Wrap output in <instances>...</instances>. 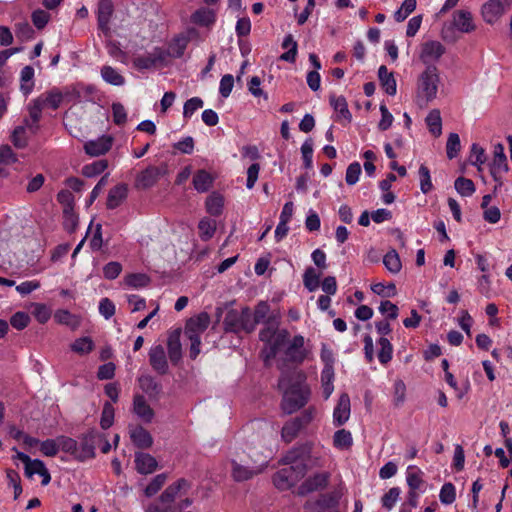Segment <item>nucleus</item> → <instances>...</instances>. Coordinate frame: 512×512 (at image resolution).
<instances>
[{
  "label": "nucleus",
  "mask_w": 512,
  "mask_h": 512,
  "mask_svg": "<svg viewBox=\"0 0 512 512\" xmlns=\"http://www.w3.org/2000/svg\"><path fill=\"white\" fill-rule=\"evenodd\" d=\"M283 364H279L281 376L278 381V387L283 391L281 408L284 413L292 414L305 406L310 398V389L304 383L305 374L298 370L286 369Z\"/></svg>",
  "instance_id": "f257e3e1"
},
{
  "label": "nucleus",
  "mask_w": 512,
  "mask_h": 512,
  "mask_svg": "<svg viewBox=\"0 0 512 512\" xmlns=\"http://www.w3.org/2000/svg\"><path fill=\"white\" fill-rule=\"evenodd\" d=\"M309 454L310 448L306 445L288 451L280 461L288 466L274 474V485L280 490H287L302 479L307 472L306 459Z\"/></svg>",
  "instance_id": "f03ea898"
},
{
  "label": "nucleus",
  "mask_w": 512,
  "mask_h": 512,
  "mask_svg": "<svg viewBox=\"0 0 512 512\" xmlns=\"http://www.w3.org/2000/svg\"><path fill=\"white\" fill-rule=\"evenodd\" d=\"M438 82L439 76L436 66L428 65L418 79L417 98L420 105H426L436 97Z\"/></svg>",
  "instance_id": "7ed1b4c3"
},
{
  "label": "nucleus",
  "mask_w": 512,
  "mask_h": 512,
  "mask_svg": "<svg viewBox=\"0 0 512 512\" xmlns=\"http://www.w3.org/2000/svg\"><path fill=\"white\" fill-rule=\"evenodd\" d=\"M231 475L232 478L237 482L247 481L254 476L260 474L264 470L263 465H250L244 459H233L231 460Z\"/></svg>",
  "instance_id": "20e7f679"
},
{
  "label": "nucleus",
  "mask_w": 512,
  "mask_h": 512,
  "mask_svg": "<svg viewBox=\"0 0 512 512\" xmlns=\"http://www.w3.org/2000/svg\"><path fill=\"white\" fill-rule=\"evenodd\" d=\"M167 173V166L165 164L157 166H148L145 170L138 174L136 178V187L147 189L157 183L161 176Z\"/></svg>",
  "instance_id": "39448f33"
},
{
  "label": "nucleus",
  "mask_w": 512,
  "mask_h": 512,
  "mask_svg": "<svg viewBox=\"0 0 512 512\" xmlns=\"http://www.w3.org/2000/svg\"><path fill=\"white\" fill-rule=\"evenodd\" d=\"M101 439V435L92 429L81 437L80 445L78 446L77 460L84 461L95 456V443Z\"/></svg>",
  "instance_id": "423d86ee"
},
{
  "label": "nucleus",
  "mask_w": 512,
  "mask_h": 512,
  "mask_svg": "<svg viewBox=\"0 0 512 512\" xmlns=\"http://www.w3.org/2000/svg\"><path fill=\"white\" fill-rule=\"evenodd\" d=\"M307 356V352L304 349V337L296 335L293 337L291 343L285 350L284 362H291L295 364L302 363Z\"/></svg>",
  "instance_id": "0eeeda50"
},
{
  "label": "nucleus",
  "mask_w": 512,
  "mask_h": 512,
  "mask_svg": "<svg viewBox=\"0 0 512 512\" xmlns=\"http://www.w3.org/2000/svg\"><path fill=\"white\" fill-rule=\"evenodd\" d=\"M149 363L158 374L165 375L168 373V361L162 345L158 344L150 348Z\"/></svg>",
  "instance_id": "6e6552de"
},
{
  "label": "nucleus",
  "mask_w": 512,
  "mask_h": 512,
  "mask_svg": "<svg viewBox=\"0 0 512 512\" xmlns=\"http://www.w3.org/2000/svg\"><path fill=\"white\" fill-rule=\"evenodd\" d=\"M330 474L327 472L316 473L307 478L298 488V494L301 496L311 492L323 489L327 486Z\"/></svg>",
  "instance_id": "1a4fd4ad"
},
{
  "label": "nucleus",
  "mask_w": 512,
  "mask_h": 512,
  "mask_svg": "<svg viewBox=\"0 0 512 512\" xmlns=\"http://www.w3.org/2000/svg\"><path fill=\"white\" fill-rule=\"evenodd\" d=\"M445 53V47L438 41H427L422 45L420 59L423 63L431 65Z\"/></svg>",
  "instance_id": "9d476101"
},
{
  "label": "nucleus",
  "mask_w": 512,
  "mask_h": 512,
  "mask_svg": "<svg viewBox=\"0 0 512 512\" xmlns=\"http://www.w3.org/2000/svg\"><path fill=\"white\" fill-rule=\"evenodd\" d=\"M112 146V138L110 136H102L96 140H91L85 143L84 150L90 156H100L110 150Z\"/></svg>",
  "instance_id": "9b49d317"
},
{
  "label": "nucleus",
  "mask_w": 512,
  "mask_h": 512,
  "mask_svg": "<svg viewBox=\"0 0 512 512\" xmlns=\"http://www.w3.org/2000/svg\"><path fill=\"white\" fill-rule=\"evenodd\" d=\"M190 488V483L181 478L177 482L169 485L164 492L159 497V502L170 507L171 503L174 502L177 495L181 490H188Z\"/></svg>",
  "instance_id": "f8f14e48"
},
{
  "label": "nucleus",
  "mask_w": 512,
  "mask_h": 512,
  "mask_svg": "<svg viewBox=\"0 0 512 512\" xmlns=\"http://www.w3.org/2000/svg\"><path fill=\"white\" fill-rule=\"evenodd\" d=\"M350 417V398L348 394L340 395L333 412V421L336 426L343 425Z\"/></svg>",
  "instance_id": "ddd939ff"
},
{
  "label": "nucleus",
  "mask_w": 512,
  "mask_h": 512,
  "mask_svg": "<svg viewBox=\"0 0 512 512\" xmlns=\"http://www.w3.org/2000/svg\"><path fill=\"white\" fill-rule=\"evenodd\" d=\"M114 12V5L111 0H99L97 10L98 27L103 32L109 30V22Z\"/></svg>",
  "instance_id": "4468645a"
},
{
  "label": "nucleus",
  "mask_w": 512,
  "mask_h": 512,
  "mask_svg": "<svg viewBox=\"0 0 512 512\" xmlns=\"http://www.w3.org/2000/svg\"><path fill=\"white\" fill-rule=\"evenodd\" d=\"M209 323V314L202 312L187 321L185 326V334H196L197 336H200L208 328Z\"/></svg>",
  "instance_id": "2eb2a0df"
},
{
  "label": "nucleus",
  "mask_w": 512,
  "mask_h": 512,
  "mask_svg": "<svg viewBox=\"0 0 512 512\" xmlns=\"http://www.w3.org/2000/svg\"><path fill=\"white\" fill-rule=\"evenodd\" d=\"M37 103L42 106L43 109L50 108L56 110L60 107L63 101V94L57 89L53 88L46 91L35 98Z\"/></svg>",
  "instance_id": "dca6fc26"
},
{
  "label": "nucleus",
  "mask_w": 512,
  "mask_h": 512,
  "mask_svg": "<svg viewBox=\"0 0 512 512\" xmlns=\"http://www.w3.org/2000/svg\"><path fill=\"white\" fill-rule=\"evenodd\" d=\"M289 337V332L285 329L283 330H277L276 333L273 336L272 341L268 345V347H265L263 352L265 355V361L272 359L276 356L278 351L285 345Z\"/></svg>",
  "instance_id": "f3484780"
},
{
  "label": "nucleus",
  "mask_w": 512,
  "mask_h": 512,
  "mask_svg": "<svg viewBox=\"0 0 512 512\" xmlns=\"http://www.w3.org/2000/svg\"><path fill=\"white\" fill-rule=\"evenodd\" d=\"M128 186L124 183L117 184L109 190L106 206L108 209H115L127 198Z\"/></svg>",
  "instance_id": "a211bd4d"
},
{
  "label": "nucleus",
  "mask_w": 512,
  "mask_h": 512,
  "mask_svg": "<svg viewBox=\"0 0 512 512\" xmlns=\"http://www.w3.org/2000/svg\"><path fill=\"white\" fill-rule=\"evenodd\" d=\"M504 4L500 0H490L482 7V16L487 23H494L504 12Z\"/></svg>",
  "instance_id": "6ab92c4d"
},
{
  "label": "nucleus",
  "mask_w": 512,
  "mask_h": 512,
  "mask_svg": "<svg viewBox=\"0 0 512 512\" xmlns=\"http://www.w3.org/2000/svg\"><path fill=\"white\" fill-rule=\"evenodd\" d=\"M136 470L140 474H150L157 468L156 459L148 453L138 452L135 454Z\"/></svg>",
  "instance_id": "aec40b11"
},
{
  "label": "nucleus",
  "mask_w": 512,
  "mask_h": 512,
  "mask_svg": "<svg viewBox=\"0 0 512 512\" xmlns=\"http://www.w3.org/2000/svg\"><path fill=\"white\" fill-rule=\"evenodd\" d=\"M169 359L173 364H177L182 358V347L180 341V331L175 330L170 333L167 341Z\"/></svg>",
  "instance_id": "412c9836"
},
{
  "label": "nucleus",
  "mask_w": 512,
  "mask_h": 512,
  "mask_svg": "<svg viewBox=\"0 0 512 512\" xmlns=\"http://www.w3.org/2000/svg\"><path fill=\"white\" fill-rule=\"evenodd\" d=\"M453 24L459 31L463 33H470L475 30L472 15L468 11H456L453 16Z\"/></svg>",
  "instance_id": "4be33fe9"
},
{
  "label": "nucleus",
  "mask_w": 512,
  "mask_h": 512,
  "mask_svg": "<svg viewBox=\"0 0 512 512\" xmlns=\"http://www.w3.org/2000/svg\"><path fill=\"white\" fill-rule=\"evenodd\" d=\"M133 411L138 417L147 423L151 422L154 417L153 409L149 406L144 396L142 395L134 396Z\"/></svg>",
  "instance_id": "5701e85b"
},
{
  "label": "nucleus",
  "mask_w": 512,
  "mask_h": 512,
  "mask_svg": "<svg viewBox=\"0 0 512 512\" xmlns=\"http://www.w3.org/2000/svg\"><path fill=\"white\" fill-rule=\"evenodd\" d=\"M130 438L135 446L138 448H150L153 444L151 434L142 426H137L130 430Z\"/></svg>",
  "instance_id": "b1692460"
},
{
  "label": "nucleus",
  "mask_w": 512,
  "mask_h": 512,
  "mask_svg": "<svg viewBox=\"0 0 512 512\" xmlns=\"http://www.w3.org/2000/svg\"><path fill=\"white\" fill-rule=\"evenodd\" d=\"M378 78L382 88L388 95H395L397 91L396 80L393 73L389 72L385 65H381L378 69Z\"/></svg>",
  "instance_id": "393cba45"
},
{
  "label": "nucleus",
  "mask_w": 512,
  "mask_h": 512,
  "mask_svg": "<svg viewBox=\"0 0 512 512\" xmlns=\"http://www.w3.org/2000/svg\"><path fill=\"white\" fill-rule=\"evenodd\" d=\"M330 104L337 113L336 120L344 119L348 123L351 122L352 115L348 109V104L343 96H330Z\"/></svg>",
  "instance_id": "a878e982"
},
{
  "label": "nucleus",
  "mask_w": 512,
  "mask_h": 512,
  "mask_svg": "<svg viewBox=\"0 0 512 512\" xmlns=\"http://www.w3.org/2000/svg\"><path fill=\"white\" fill-rule=\"evenodd\" d=\"M215 20L216 14L214 10L207 7L199 8L191 15V21L199 26L208 27L212 25Z\"/></svg>",
  "instance_id": "bb28decb"
},
{
  "label": "nucleus",
  "mask_w": 512,
  "mask_h": 512,
  "mask_svg": "<svg viewBox=\"0 0 512 512\" xmlns=\"http://www.w3.org/2000/svg\"><path fill=\"white\" fill-rule=\"evenodd\" d=\"M214 182L213 176L204 169L198 170L193 176V186L200 193L207 192Z\"/></svg>",
  "instance_id": "cd10ccee"
},
{
  "label": "nucleus",
  "mask_w": 512,
  "mask_h": 512,
  "mask_svg": "<svg viewBox=\"0 0 512 512\" xmlns=\"http://www.w3.org/2000/svg\"><path fill=\"white\" fill-rule=\"evenodd\" d=\"M139 386L150 398L157 397L162 390L160 383L150 375H142L138 379Z\"/></svg>",
  "instance_id": "c85d7f7f"
},
{
  "label": "nucleus",
  "mask_w": 512,
  "mask_h": 512,
  "mask_svg": "<svg viewBox=\"0 0 512 512\" xmlns=\"http://www.w3.org/2000/svg\"><path fill=\"white\" fill-rule=\"evenodd\" d=\"M206 211L212 216L221 215L224 207V197L217 193L212 192L205 202Z\"/></svg>",
  "instance_id": "c756f323"
},
{
  "label": "nucleus",
  "mask_w": 512,
  "mask_h": 512,
  "mask_svg": "<svg viewBox=\"0 0 512 512\" xmlns=\"http://www.w3.org/2000/svg\"><path fill=\"white\" fill-rule=\"evenodd\" d=\"M340 498V492L333 491L331 493L322 494L313 504L323 510L334 509L338 506Z\"/></svg>",
  "instance_id": "7c9ffc66"
},
{
  "label": "nucleus",
  "mask_w": 512,
  "mask_h": 512,
  "mask_svg": "<svg viewBox=\"0 0 512 512\" xmlns=\"http://www.w3.org/2000/svg\"><path fill=\"white\" fill-rule=\"evenodd\" d=\"M241 312L237 310H229L223 321L224 328L227 332H241Z\"/></svg>",
  "instance_id": "2f4dec72"
},
{
  "label": "nucleus",
  "mask_w": 512,
  "mask_h": 512,
  "mask_svg": "<svg viewBox=\"0 0 512 512\" xmlns=\"http://www.w3.org/2000/svg\"><path fill=\"white\" fill-rule=\"evenodd\" d=\"M334 367H324L321 372V382L323 389V396L328 399L334 390Z\"/></svg>",
  "instance_id": "473e14b6"
},
{
  "label": "nucleus",
  "mask_w": 512,
  "mask_h": 512,
  "mask_svg": "<svg viewBox=\"0 0 512 512\" xmlns=\"http://www.w3.org/2000/svg\"><path fill=\"white\" fill-rule=\"evenodd\" d=\"M33 78H34L33 67L29 66V65L25 66L21 70V75H20V81H21L20 90L23 92L24 95H28L32 92L33 87H34Z\"/></svg>",
  "instance_id": "72a5a7b5"
},
{
  "label": "nucleus",
  "mask_w": 512,
  "mask_h": 512,
  "mask_svg": "<svg viewBox=\"0 0 512 512\" xmlns=\"http://www.w3.org/2000/svg\"><path fill=\"white\" fill-rule=\"evenodd\" d=\"M421 475L422 472L419 468H417L414 465L408 466L406 473V481L409 490L417 491L421 487V485L424 483Z\"/></svg>",
  "instance_id": "f704fd0d"
},
{
  "label": "nucleus",
  "mask_w": 512,
  "mask_h": 512,
  "mask_svg": "<svg viewBox=\"0 0 512 512\" xmlns=\"http://www.w3.org/2000/svg\"><path fill=\"white\" fill-rule=\"evenodd\" d=\"M426 124L429 128V131L435 137L440 136L442 133V120L440 116V111L437 109L430 111L426 117Z\"/></svg>",
  "instance_id": "c9c22d12"
},
{
  "label": "nucleus",
  "mask_w": 512,
  "mask_h": 512,
  "mask_svg": "<svg viewBox=\"0 0 512 512\" xmlns=\"http://www.w3.org/2000/svg\"><path fill=\"white\" fill-rule=\"evenodd\" d=\"M101 76L105 82L114 86H121L125 82L124 77L111 66H103Z\"/></svg>",
  "instance_id": "e433bc0d"
},
{
  "label": "nucleus",
  "mask_w": 512,
  "mask_h": 512,
  "mask_svg": "<svg viewBox=\"0 0 512 512\" xmlns=\"http://www.w3.org/2000/svg\"><path fill=\"white\" fill-rule=\"evenodd\" d=\"M377 344L379 346L378 359L380 363L387 364L392 359L393 346L385 337H380Z\"/></svg>",
  "instance_id": "4c0bfd02"
},
{
  "label": "nucleus",
  "mask_w": 512,
  "mask_h": 512,
  "mask_svg": "<svg viewBox=\"0 0 512 512\" xmlns=\"http://www.w3.org/2000/svg\"><path fill=\"white\" fill-rule=\"evenodd\" d=\"M301 429L302 427L300 426L299 421H296L295 419L288 421L282 428V439L286 443H290L292 440L296 438Z\"/></svg>",
  "instance_id": "58836bf2"
},
{
  "label": "nucleus",
  "mask_w": 512,
  "mask_h": 512,
  "mask_svg": "<svg viewBox=\"0 0 512 512\" xmlns=\"http://www.w3.org/2000/svg\"><path fill=\"white\" fill-rule=\"evenodd\" d=\"M383 264L385 265L386 269L393 274L400 272L402 267L400 257L395 250L389 251L384 256Z\"/></svg>",
  "instance_id": "ea45409f"
},
{
  "label": "nucleus",
  "mask_w": 512,
  "mask_h": 512,
  "mask_svg": "<svg viewBox=\"0 0 512 512\" xmlns=\"http://www.w3.org/2000/svg\"><path fill=\"white\" fill-rule=\"evenodd\" d=\"M200 238L204 241L211 239L216 231L215 220L209 218H203L198 224Z\"/></svg>",
  "instance_id": "a19ab883"
},
{
  "label": "nucleus",
  "mask_w": 512,
  "mask_h": 512,
  "mask_svg": "<svg viewBox=\"0 0 512 512\" xmlns=\"http://www.w3.org/2000/svg\"><path fill=\"white\" fill-rule=\"evenodd\" d=\"M353 439L349 431L341 429L335 432L333 444L339 449H348L352 445Z\"/></svg>",
  "instance_id": "79ce46f5"
},
{
  "label": "nucleus",
  "mask_w": 512,
  "mask_h": 512,
  "mask_svg": "<svg viewBox=\"0 0 512 512\" xmlns=\"http://www.w3.org/2000/svg\"><path fill=\"white\" fill-rule=\"evenodd\" d=\"M320 274L313 267H308L303 274L304 286L313 292L319 287Z\"/></svg>",
  "instance_id": "37998d69"
},
{
  "label": "nucleus",
  "mask_w": 512,
  "mask_h": 512,
  "mask_svg": "<svg viewBox=\"0 0 512 512\" xmlns=\"http://www.w3.org/2000/svg\"><path fill=\"white\" fill-rule=\"evenodd\" d=\"M454 187L462 196H471L475 192V185L472 180L465 177H458L455 180Z\"/></svg>",
  "instance_id": "c03bdc74"
},
{
  "label": "nucleus",
  "mask_w": 512,
  "mask_h": 512,
  "mask_svg": "<svg viewBox=\"0 0 512 512\" xmlns=\"http://www.w3.org/2000/svg\"><path fill=\"white\" fill-rule=\"evenodd\" d=\"M266 323L267 327L260 331L259 338L262 342L266 343V347H268L274 334L278 330V323L273 319V317H269Z\"/></svg>",
  "instance_id": "a18cd8bd"
},
{
  "label": "nucleus",
  "mask_w": 512,
  "mask_h": 512,
  "mask_svg": "<svg viewBox=\"0 0 512 512\" xmlns=\"http://www.w3.org/2000/svg\"><path fill=\"white\" fill-rule=\"evenodd\" d=\"M490 168L508 170L507 158L504 154V147L501 144H497L494 147V158Z\"/></svg>",
  "instance_id": "49530a36"
},
{
  "label": "nucleus",
  "mask_w": 512,
  "mask_h": 512,
  "mask_svg": "<svg viewBox=\"0 0 512 512\" xmlns=\"http://www.w3.org/2000/svg\"><path fill=\"white\" fill-rule=\"evenodd\" d=\"M71 349L78 354H88L94 349V342L90 337H82L73 342Z\"/></svg>",
  "instance_id": "de8ad7c7"
},
{
  "label": "nucleus",
  "mask_w": 512,
  "mask_h": 512,
  "mask_svg": "<svg viewBox=\"0 0 512 512\" xmlns=\"http://www.w3.org/2000/svg\"><path fill=\"white\" fill-rule=\"evenodd\" d=\"M108 166L106 160H98L82 168V174L88 178L101 174Z\"/></svg>",
  "instance_id": "09e8293b"
},
{
  "label": "nucleus",
  "mask_w": 512,
  "mask_h": 512,
  "mask_svg": "<svg viewBox=\"0 0 512 512\" xmlns=\"http://www.w3.org/2000/svg\"><path fill=\"white\" fill-rule=\"evenodd\" d=\"M241 316V331H245L247 333L254 331L258 323L254 317L252 318L250 309L248 307H245L241 310Z\"/></svg>",
  "instance_id": "8fccbe9b"
},
{
  "label": "nucleus",
  "mask_w": 512,
  "mask_h": 512,
  "mask_svg": "<svg viewBox=\"0 0 512 512\" xmlns=\"http://www.w3.org/2000/svg\"><path fill=\"white\" fill-rule=\"evenodd\" d=\"M401 490L399 487H392L387 493L381 498V503L384 508L391 510L399 499Z\"/></svg>",
  "instance_id": "3c124183"
},
{
  "label": "nucleus",
  "mask_w": 512,
  "mask_h": 512,
  "mask_svg": "<svg viewBox=\"0 0 512 512\" xmlns=\"http://www.w3.org/2000/svg\"><path fill=\"white\" fill-rule=\"evenodd\" d=\"M460 147L459 135L457 133H450L446 144L447 157L449 159L455 158L460 151Z\"/></svg>",
  "instance_id": "603ef678"
},
{
  "label": "nucleus",
  "mask_w": 512,
  "mask_h": 512,
  "mask_svg": "<svg viewBox=\"0 0 512 512\" xmlns=\"http://www.w3.org/2000/svg\"><path fill=\"white\" fill-rule=\"evenodd\" d=\"M166 479H167V476L164 473L156 475L152 479V481L148 484V486L146 487L145 495L147 497H151V496L155 495L165 484Z\"/></svg>",
  "instance_id": "864d4df0"
},
{
  "label": "nucleus",
  "mask_w": 512,
  "mask_h": 512,
  "mask_svg": "<svg viewBox=\"0 0 512 512\" xmlns=\"http://www.w3.org/2000/svg\"><path fill=\"white\" fill-rule=\"evenodd\" d=\"M58 441L59 449H62L64 452L70 453L77 459L78 443L76 440L66 436H59Z\"/></svg>",
  "instance_id": "5fc2aeb1"
},
{
  "label": "nucleus",
  "mask_w": 512,
  "mask_h": 512,
  "mask_svg": "<svg viewBox=\"0 0 512 512\" xmlns=\"http://www.w3.org/2000/svg\"><path fill=\"white\" fill-rule=\"evenodd\" d=\"M441 503L449 505L452 504L456 499L455 487L452 483H445L439 494Z\"/></svg>",
  "instance_id": "6e6d98bb"
},
{
  "label": "nucleus",
  "mask_w": 512,
  "mask_h": 512,
  "mask_svg": "<svg viewBox=\"0 0 512 512\" xmlns=\"http://www.w3.org/2000/svg\"><path fill=\"white\" fill-rule=\"evenodd\" d=\"M149 281V277L142 273H133L125 277L126 284L134 288L145 287L148 285Z\"/></svg>",
  "instance_id": "4d7b16f0"
},
{
  "label": "nucleus",
  "mask_w": 512,
  "mask_h": 512,
  "mask_svg": "<svg viewBox=\"0 0 512 512\" xmlns=\"http://www.w3.org/2000/svg\"><path fill=\"white\" fill-rule=\"evenodd\" d=\"M114 421V407L111 403L106 402L103 406L100 425L102 429H108Z\"/></svg>",
  "instance_id": "13d9d810"
},
{
  "label": "nucleus",
  "mask_w": 512,
  "mask_h": 512,
  "mask_svg": "<svg viewBox=\"0 0 512 512\" xmlns=\"http://www.w3.org/2000/svg\"><path fill=\"white\" fill-rule=\"evenodd\" d=\"M419 176H420V189L424 194L429 193L432 188V182L430 177V171L428 167L425 165H421L419 168Z\"/></svg>",
  "instance_id": "bf43d9fd"
},
{
  "label": "nucleus",
  "mask_w": 512,
  "mask_h": 512,
  "mask_svg": "<svg viewBox=\"0 0 512 512\" xmlns=\"http://www.w3.org/2000/svg\"><path fill=\"white\" fill-rule=\"evenodd\" d=\"M40 451L48 457L55 456L59 451L58 437L56 439H47L40 443Z\"/></svg>",
  "instance_id": "052dcab7"
},
{
  "label": "nucleus",
  "mask_w": 512,
  "mask_h": 512,
  "mask_svg": "<svg viewBox=\"0 0 512 512\" xmlns=\"http://www.w3.org/2000/svg\"><path fill=\"white\" fill-rule=\"evenodd\" d=\"M486 161L485 157V151L482 147H480L478 144L474 143L471 147V155H470V162L473 165L478 166V170H481V165L484 164Z\"/></svg>",
  "instance_id": "680f3d73"
},
{
  "label": "nucleus",
  "mask_w": 512,
  "mask_h": 512,
  "mask_svg": "<svg viewBox=\"0 0 512 512\" xmlns=\"http://www.w3.org/2000/svg\"><path fill=\"white\" fill-rule=\"evenodd\" d=\"M361 174V166L358 162L351 163L346 170L345 181L348 185H354L358 182Z\"/></svg>",
  "instance_id": "e2e57ef3"
},
{
  "label": "nucleus",
  "mask_w": 512,
  "mask_h": 512,
  "mask_svg": "<svg viewBox=\"0 0 512 512\" xmlns=\"http://www.w3.org/2000/svg\"><path fill=\"white\" fill-rule=\"evenodd\" d=\"M203 104V100L199 97H193L187 100L183 108L184 118H190L196 110L203 107Z\"/></svg>",
  "instance_id": "0e129e2a"
},
{
  "label": "nucleus",
  "mask_w": 512,
  "mask_h": 512,
  "mask_svg": "<svg viewBox=\"0 0 512 512\" xmlns=\"http://www.w3.org/2000/svg\"><path fill=\"white\" fill-rule=\"evenodd\" d=\"M405 395H406V385L402 380H396L394 383V395H393V402L394 405L399 407L401 406L405 401Z\"/></svg>",
  "instance_id": "69168bd1"
},
{
  "label": "nucleus",
  "mask_w": 512,
  "mask_h": 512,
  "mask_svg": "<svg viewBox=\"0 0 512 512\" xmlns=\"http://www.w3.org/2000/svg\"><path fill=\"white\" fill-rule=\"evenodd\" d=\"M122 271L121 263L117 261H111L103 267V275L108 280L116 279Z\"/></svg>",
  "instance_id": "338daca9"
},
{
  "label": "nucleus",
  "mask_w": 512,
  "mask_h": 512,
  "mask_svg": "<svg viewBox=\"0 0 512 512\" xmlns=\"http://www.w3.org/2000/svg\"><path fill=\"white\" fill-rule=\"evenodd\" d=\"M113 121L116 125L122 126L127 121V113L125 107L121 103L112 104Z\"/></svg>",
  "instance_id": "774afa93"
}]
</instances>
